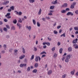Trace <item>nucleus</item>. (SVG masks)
Here are the masks:
<instances>
[{"instance_id":"7ed1b4c3","label":"nucleus","mask_w":78,"mask_h":78,"mask_svg":"<svg viewBox=\"0 0 78 78\" xmlns=\"http://www.w3.org/2000/svg\"><path fill=\"white\" fill-rule=\"evenodd\" d=\"M52 73V70H49L47 73L48 75H51V73Z\"/></svg>"},{"instance_id":"6e6d98bb","label":"nucleus","mask_w":78,"mask_h":78,"mask_svg":"<svg viewBox=\"0 0 78 78\" xmlns=\"http://www.w3.org/2000/svg\"><path fill=\"white\" fill-rule=\"evenodd\" d=\"M4 22H8V20H7L6 19H4Z\"/></svg>"},{"instance_id":"1a4fd4ad","label":"nucleus","mask_w":78,"mask_h":78,"mask_svg":"<svg viewBox=\"0 0 78 78\" xmlns=\"http://www.w3.org/2000/svg\"><path fill=\"white\" fill-rule=\"evenodd\" d=\"M10 12L11 11V10H12V11H13V10H14V6H12L10 8Z\"/></svg>"},{"instance_id":"ddd939ff","label":"nucleus","mask_w":78,"mask_h":78,"mask_svg":"<svg viewBox=\"0 0 78 78\" xmlns=\"http://www.w3.org/2000/svg\"><path fill=\"white\" fill-rule=\"evenodd\" d=\"M37 72V70L36 69H35L32 71V72H33V73H36Z\"/></svg>"},{"instance_id":"3c124183","label":"nucleus","mask_w":78,"mask_h":78,"mask_svg":"<svg viewBox=\"0 0 78 78\" xmlns=\"http://www.w3.org/2000/svg\"><path fill=\"white\" fill-rule=\"evenodd\" d=\"M58 46H59V45H61V43H60V42H58Z\"/></svg>"},{"instance_id":"5fc2aeb1","label":"nucleus","mask_w":78,"mask_h":78,"mask_svg":"<svg viewBox=\"0 0 78 78\" xmlns=\"http://www.w3.org/2000/svg\"><path fill=\"white\" fill-rule=\"evenodd\" d=\"M75 13H76V14H78V10H76L75 11Z\"/></svg>"},{"instance_id":"6e6552de","label":"nucleus","mask_w":78,"mask_h":78,"mask_svg":"<svg viewBox=\"0 0 78 78\" xmlns=\"http://www.w3.org/2000/svg\"><path fill=\"white\" fill-rule=\"evenodd\" d=\"M67 3H65L63 5H62V7H67Z\"/></svg>"},{"instance_id":"79ce46f5","label":"nucleus","mask_w":78,"mask_h":78,"mask_svg":"<svg viewBox=\"0 0 78 78\" xmlns=\"http://www.w3.org/2000/svg\"><path fill=\"white\" fill-rule=\"evenodd\" d=\"M22 12H20L19 13H18V15L19 16H21V15H22Z\"/></svg>"},{"instance_id":"f257e3e1","label":"nucleus","mask_w":78,"mask_h":78,"mask_svg":"<svg viewBox=\"0 0 78 78\" xmlns=\"http://www.w3.org/2000/svg\"><path fill=\"white\" fill-rule=\"evenodd\" d=\"M71 57H70V55L69 54L66 56L65 60L66 62H68L69 61V59H70Z\"/></svg>"},{"instance_id":"bf43d9fd","label":"nucleus","mask_w":78,"mask_h":78,"mask_svg":"<svg viewBox=\"0 0 78 78\" xmlns=\"http://www.w3.org/2000/svg\"><path fill=\"white\" fill-rule=\"evenodd\" d=\"M76 2H74L73 3V5H74V6H75V5H76Z\"/></svg>"},{"instance_id":"338daca9","label":"nucleus","mask_w":78,"mask_h":78,"mask_svg":"<svg viewBox=\"0 0 78 78\" xmlns=\"http://www.w3.org/2000/svg\"><path fill=\"white\" fill-rule=\"evenodd\" d=\"M3 8V7H1L0 8V10H2Z\"/></svg>"},{"instance_id":"4d7b16f0","label":"nucleus","mask_w":78,"mask_h":78,"mask_svg":"<svg viewBox=\"0 0 78 78\" xmlns=\"http://www.w3.org/2000/svg\"><path fill=\"white\" fill-rule=\"evenodd\" d=\"M65 33H63V34H62V35H63V37H66V35H65Z\"/></svg>"},{"instance_id":"0e129e2a","label":"nucleus","mask_w":78,"mask_h":78,"mask_svg":"<svg viewBox=\"0 0 78 78\" xmlns=\"http://www.w3.org/2000/svg\"><path fill=\"white\" fill-rule=\"evenodd\" d=\"M3 24V22L2 21H0V25Z\"/></svg>"},{"instance_id":"774afa93","label":"nucleus","mask_w":78,"mask_h":78,"mask_svg":"<svg viewBox=\"0 0 78 78\" xmlns=\"http://www.w3.org/2000/svg\"><path fill=\"white\" fill-rule=\"evenodd\" d=\"M43 57H45V55H43L42 56V58H43Z\"/></svg>"},{"instance_id":"c03bdc74","label":"nucleus","mask_w":78,"mask_h":78,"mask_svg":"<svg viewBox=\"0 0 78 78\" xmlns=\"http://www.w3.org/2000/svg\"><path fill=\"white\" fill-rule=\"evenodd\" d=\"M61 12L62 13H65V12H66V10H63L61 11Z\"/></svg>"},{"instance_id":"7c9ffc66","label":"nucleus","mask_w":78,"mask_h":78,"mask_svg":"<svg viewBox=\"0 0 78 78\" xmlns=\"http://www.w3.org/2000/svg\"><path fill=\"white\" fill-rule=\"evenodd\" d=\"M34 51H37V48H36V47H34Z\"/></svg>"},{"instance_id":"4c0bfd02","label":"nucleus","mask_w":78,"mask_h":78,"mask_svg":"<svg viewBox=\"0 0 78 78\" xmlns=\"http://www.w3.org/2000/svg\"><path fill=\"white\" fill-rule=\"evenodd\" d=\"M57 56V54L56 53H54V58H56Z\"/></svg>"},{"instance_id":"4468645a","label":"nucleus","mask_w":78,"mask_h":78,"mask_svg":"<svg viewBox=\"0 0 78 78\" xmlns=\"http://www.w3.org/2000/svg\"><path fill=\"white\" fill-rule=\"evenodd\" d=\"M17 20L16 19L14 20H13V23H14V24H16V23H17Z\"/></svg>"},{"instance_id":"f03ea898","label":"nucleus","mask_w":78,"mask_h":78,"mask_svg":"<svg viewBox=\"0 0 78 78\" xmlns=\"http://www.w3.org/2000/svg\"><path fill=\"white\" fill-rule=\"evenodd\" d=\"M25 66H27V64H21L20 65V67H25Z\"/></svg>"},{"instance_id":"412c9836","label":"nucleus","mask_w":78,"mask_h":78,"mask_svg":"<svg viewBox=\"0 0 78 78\" xmlns=\"http://www.w3.org/2000/svg\"><path fill=\"white\" fill-rule=\"evenodd\" d=\"M74 29L75 30H76L77 31H78V27H74Z\"/></svg>"},{"instance_id":"8fccbe9b","label":"nucleus","mask_w":78,"mask_h":78,"mask_svg":"<svg viewBox=\"0 0 78 78\" xmlns=\"http://www.w3.org/2000/svg\"><path fill=\"white\" fill-rule=\"evenodd\" d=\"M61 26H58L57 27V29H59V28H61Z\"/></svg>"},{"instance_id":"69168bd1","label":"nucleus","mask_w":78,"mask_h":78,"mask_svg":"<svg viewBox=\"0 0 78 78\" xmlns=\"http://www.w3.org/2000/svg\"><path fill=\"white\" fill-rule=\"evenodd\" d=\"M43 48H47V46L46 45H44L43 46Z\"/></svg>"},{"instance_id":"20e7f679","label":"nucleus","mask_w":78,"mask_h":78,"mask_svg":"<svg viewBox=\"0 0 78 78\" xmlns=\"http://www.w3.org/2000/svg\"><path fill=\"white\" fill-rule=\"evenodd\" d=\"M73 46L74 47V48H75V49H77L78 48V45L76 44H73Z\"/></svg>"},{"instance_id":"423d86ee","label":"nucleus","mask_w":78,"mask_h":78,"mask_svg":"<svg viewBox=\"0 0 78 78\" xmlns=\"http://www.w3.org/2000/svg\"><path fill=\"white\" fill-rule=\"evenodd\" d=\"M68 51H72V47H69L68 48Z\"/></svg>"},{"instance_id":"37998d69","label":"nucleus","mask_w":78,"mask_h":78,"mask_svg":"<svg viewBox=\"0 0 78 78\" xmlns=\"http://www.w3.org/2000/svg\"><path fill=\"white\" fill-rule=\"evenodd\" d=\"M66 15H67V16H70V12H68L67 13Z\"/></svg>"},{"instance_id":"13d9d810","label":"nucleus","mask_w":78,"mask_h":78,"mask_svg":"<svg viewBox=\"0 0 78 78\" xmlns=\"http://www.w3.org/2000/svg\"><path fill=\"white\" fill-rule=\"evenodd\" d=\"M48 15H49V16H52V15H53V14L52 13H49L48 14Z\"/></svg>"},{"instance_id":"6ab92c4d","label":"nucleus","mask_w":78,"mask_h":78,"mask_svg":"<svg viewBox=\"0 0 78 78\" xmlns=\"http://www.w3.org/2000/svg\"><path fill=\"white\" fill-rule=\"evenodd\" d=\"M55 6L54 5L51 6L50 7V9H53L55 8Z\"/></svg>"},{"instance_id":"b1692460","label":"nucleus","mask_w":78,"mask_h":78,"mask_svg":"<svg viewBox=\"0 0 78 78\" xmlns=\"http://www.w3.org/2000/svg\"><path fill=\"white\" fill-rule=\"evenodd\" d=\"M35 1V0H29V2L30 3H34Z\"/></svg>"},{"instance_id":"c9c22d12","label":"nucleus","mask_w":78,"mask_h":78,"mask_svg":"<svg viewBox=\"0 0 78 78\" xmlns=\"http://www.w3.org/2000/svg\"><path fill=\"white\" fill-rule=\"evenodd\" d=\"M65 58H66V56H63V57L62 58V60L64 61V59H65Z\"/></svg>"},{"instance_id":"2f4dec72","label":"nucleus","mask_w":78,"mask_h":78,"mask_svg":"<svg viewBox=\"0 0 78 78\" xmlns=\"http://www.w3.org/2000/svg\"><path fill=\"white\" fill-rule=\"evenodd\" d=\"M22 49H23V53H25V49H24V48H23Z\"/></svg>"},{"instance_id":"4be33fe9","label":"nucleus","mask_w":78,"mask_h":78,"mask_svg":"<svg viewBox=\"0 0 78 78\" xmlns=\"http://www.w3.org/2000/svg\"><path fill=\"white\" fill-rule=\"evenodd\" d=\"M3 30H4V31L5 32H7L8 31V29H7L5 27L3 28Z\"/></svg>"},{"instance_id":"de8ad7c7","label":"nucleus","mask_w":78,"mask_h":78,"mask_svg":"<svg viewBox=\"0 0 78 78\" xmlns=\"http://www.w3.org/2000/svg\"><path fill=\"white\" fill-rule=\"evenodd\" d=\"M3 47H4V48L6 50V44H4L3 45Z\"/></svg>"},{"instance_id":"a878e982","label":"nucleus","mask_w":78,"mask_h":78,"mask_svg":"<svg viewBox=\"0 0 78 78\" xmlns=\"http://www.w3.org/2000/svg\"><path fill=\"white\" fill-rule=\"evenodd\" d=\"M57 3H58V1L57 0H56L54 1V2L53 3V4H54V5L57 4Z\"/></svg>"},{"instance_id":"cd10ccee","label":"nucleus","mask_w":78,"mask_h":78,"mask_svg":"<svg viewBox=\"0 0 78 78\" xmlns=\"http://www.w3.org/2000/svg\"><path fill=\"white\" fill-rule=\"evenodd\" d=\"M19 22L20 23H22V20H21V18H19Z\"/></svg>"},{"instance_id":"052dcab7","label":"nucleus","mask_w":78,"mask_h":78,"mask_svg":"<svg viewBox=\"0 0 78 78\" xmlns=\"http://www.w3.org/2000/svg\"><path fill=\"white\" fill-rule=\"evenodd\" d=\"M70 15H71V16H73V13L72 12H70Z\"/></svg>"},{"instance_id":"09e8293b","label":"nucleus","mask_w":78,"mask_h":78,"mask_svg":"<svg viewBox=\"0 0 78 78\" xmlns=\"http://www.w3.org/2000/svg\"><path fill=\"white\" fill-rule=\"evenodd\" d=\"M46 18L47 20H49L50 19V18L49 17H46Z\"/></svg>"},{"instance_id":"a19ab883","label":"nucleus","mask_w":78,"mask_h":78,"mask_svg":"<svg viewBox=\"0 0 78 78\" xmlns=\"http://www.w3.org/2000/svg\"><path fill=\"white\" fill-rule=\"evenodd\" d=\"M54 34H58V32H57V31H56V30H54Z\"/></svg>"},{"instance_id":"e2e57ef3","label":"nucleus","mask_w":78,"mask_h":78,"mask_svg":"<svg viewBox=\"0 0 78 78\" xmlns=\"http://www.w3.org/2000/svg\"><path fill=\"white\" fill-rule=\"evenodd\" d=\"M61 32H62V29H60L59 30V33H61Z\"/></svg>"},{"instance_id":"5701e85b","label":"nucleus","mask_w":78,"mask_h":78,"mask_svg":"<svg viewBox=\"0 0 78 78\" xmlns=\"http://www.w3.org/2000/svg\"><path fill=\"white\" fill-rule=\"evenodd\" d=\"M38 63H36L35 64L34 67H38Z\"/></svg>"},{"instance_id":"ea45409f","label":"nucleus","mask_w":78,"mask_h":78,"mask_svg":"<svg viewBox=\"0 0 78 78\" xmlns=\"http://www.w3.org/2000/svg\"><path fill=\"white\" fill-rule=\"evenodd\" d=\"M33 22L34 25H36V21L34 20H33Z\"/></svg>"},{"instance_id":"c85d7f7f","label":"nucleus","mask_w":78,"mask_h":78,"mask_svg":"<svg viewBox=\"0 0 78 78\" xmlns=\"http://www.w3.org/2000/svg\"><path fill=\"white\" fill-rule=\"evenodd\" d=\"M34 55H33L31 57V58H30V60H33V59H34Z\"/></svg>"},{"instance_id":"9d476101","label":"nucleus","mask_w":78,"mask_h":78,"mask_svg":"<svg viewBox=\"0 0 78 78\" xmlns=\"http://www.w3.org/2000/svg\"><path fill=\"white\" fill-rule=\"evenodd\" d=\"M25 55H23L20 57V59H22L23 58H25Z\"/></svg>"},{"instance_id":"49530a36","label":"nucleus","mask_w":78,"mask_h":78,"mask_svg":"<svg viewBox=\"0 0 78 78\" xmlns=\"http://www.w3.org/2000/svg\"><path fill=\"white\" fill-rule=\"evenodd\" d=\"M66 11H70V9L69 8H67L66 9Z\"/></svg>"},{"instance_id":"a18cd8bd","label":"nucleus","mask_w":78,"mask_h":78,"mask_svg":"<svg viewBox=\"0 0 78 78\" xmlns=\"http://www.w3.org/2000/svg\"><path fill=\"white\" fill-rule=\"evenodd\" d=\"M46 44L48 46H50V43L49 42H47L46 43Z\"/></svg>"},{"instance_id":"f8f14e48","label":"nucleus","mask_w":78,"mask_h":78,"mask_svg":"<svg viewBox=\"0 0 78 78\" xmlns=\"http://www.w3.org/2000/svg\"><path fill=\"white\" fill-rule=\"evenodd\" d=\"M17 25L18 27H19V29H20L21 27H22V24H20L17 23Z\"/></svg>"},{"instance_id":"a211bd4d","label":"nucleus","mask_w":78,"mask_h":78,"mask_svg":"<svg viewBox=\"0 0 78 78\" xmlns=\"http://www.w3.org/2000/svg\"><path fill=\"white\" fill-rule=\"evenodd\" d=\"M16 30V28H15V27H14V26H13L12 27L11 30Z\"/></svg>"},{"instance_id":"bb28decb","label":"nucleus","mask_w":78,"mask_h":78,"mask_svg":"<svg viewBox=\"0 0 78 78\" xmlns=\"http://www.w3.org/2000/svg\"><path fill=\"white\" fill-rule=\"evenodd\" d=\"M63 50V49L62 48H61L60 49L59 51L60 53H62V51Z\"/></svg>"},{"instance_id":"e433bc0d","label":"nucleus","mask_w":78,"mask_h":78,"mask_svg":"<svg viewBox=\"0 0 78 78\" xmlns=\"http://www.w3.org/2000/svg\"><path fill=\"white\" fill-rule=\"evenodd\" d=\"M41 55H42V54H47V53L45 51H43L40 54Z\"/></svg>"},{"instance_id":"f3484780","label":"nucleus","mask_w":78,"mask_h":78,"mask_svg":"<svg viewBox=\"0 0 78 78\" xmlns=\"http://www.w3.org/2000/svg\"><path fill=\"white\" fill-rule=\"evenodd\" d=\"M38 60H39V57H38V56L36 57L35 58V61H36V62H37Z\"/></svg>"},{"instance_id":"864d4df0","label":"nucleus","mask_w":78,"mask_h":78,"mask_svg":"<svg viewBox=\"0 0 78 78\" xmlns=\"http://www.w3.org/2000/svg\"><path fill=\"white\" fill-rule=\"evenodd\" d=\"M1 53H2V54H4V53H5V51H1Z\"/></svg>"},{"instance_id":"393cba45","label":"nucleus","mask_w":78,"mask_h":78,"mask_svg":"<svg viewBox=\"0 0 78 78\" xmlns=\"http://www.w3.org/2000/svg\"><path fill=\"white\" fill-rule=\"evenodd\" d=\"M74 7H75V5H73L72 4L71 5L70 8H71V9H73Z\"/></svg>"},{"instance_id":"603ef678","label":"nucleus","mask_w":78,"mask_h":78,"mask_svg":"<svg viewBox=\"0 0 78 78\" xmlns=\"http://www.w3.org/2000/svg\"><path fill=\"white\" fill-rule=\"evenodd\" d=\"M55 50V47H53L52 48V51H54V50Z\"/></svg>"},{"instance_id":"dca6fc26","label":"nucleus","mask_w":78,"mask_h":78,"mask_svg":"<svg viewBox=\"0 0 78 78\" xmlns=\"http://www.w3.org/2000/svg\"><path fill=\"white\" fill-rule=\"evenodd\" d=\"M9 3V1H7L6 2H3V5H7V3Z\"/></svg>"},{"instance_id":"aec40b11","label":"nucleus","mask_w":78,"mask_h":78,"mask_svg":"<svg viewBox=\"0 0 78 78\" xmlns=\"http://www.w3.org/2000/svg\"><path fill=\"white\" fill-rule=\"evenodd\" d=\"M41 12H42V10L41 9H40L38 12V15H40L41 14Z\"/></svg>"},{"instance_id":"680f3d73","label":"nucleus","mask_w":78,"mask_h":78,"mask_svg":"<svg viewBox=\"0 0 78 78\" xmlns=\"http://www.w3.org/2000/svg\"><path fill=\"white\" fill-rule=\"evenodd\" d=\"M38 47H39V48H40V49H42V47L41 46V45H39L38 46Z\"/></svg>"},{"instance_id":"c756f323","label":"nucleus","mask_w":78,"mask_h":78,"mask_svg":"<svg viewBox=\"0 0 78 78\" xmlns=\"http://www.w3.org/2000/svg\"><path fill=\"white\" fill-rule=\"evenodd\" d=\"M37 27H39L41 26V25L40 24V23H39V22H37Z\"/></svg>"},{"instance_id":"58836bf2","label":"nucleus","mask_w":78,"mask_h":78,"mask_svg":"<svg viewBox=\"0 0 78 78\" xmlns=\"http://www.w3.org/2000/svg\"><path fill=\"white\" fill-rule=\"evenodd\" d=\"M6 27L7 28H8V29H9L10 28V27H9V26L8 25H6Z\"/></svg>"},{"instance_id":"473e14b6","label":"nucleus","mask_w":78,"mask_h":78,"mask_svg":"<svg viewBox=\"0 0 78 78\" xmlns=\"http://www.w3.org/2000/svg\"><path fill=\"white\" fill-rule=\"evenodd\" d=\"M66 77V74H64L63 76H62V78H65Z\"/></svg>"},{"instance_id":"39448f33","label":"nucleus","mask_w":78,"mask_h":78,"mask_svg":"<svg viewBox=\"0 0 78 78\" xmlns=\"http://www.w3.org/2000/svg\"><path fill=\"white\" fill-rule=\"evenodd\" d=\"M78 41V39L76 38L75 40H74L73 41V44H76L77 42V41Z\"/></svg>"},{"instance_id":"9b49d317","label":"nucleus","mask_w":78,"mask_h":78,"mask_svg":"<svg viewBox=\"0 0 78 78\" xmlns=\"http://www.w3.org/2000/svg\"><path fill=\"white\" fill-rule=\"evenodd\" d=\"M75 69L73 70V71H72L70 72L71 74L73 75H74V73H75Z\"/></svg>"},{"instance_id":"2eb2a0df","label":"nucleus","mask_w":78,"mask_h":78,"mask_svg":"<svg viewBox=\"0 0 78 78\" xmlns=\"http://www.w3.org/2000/svg\"><path fill=\"white\" fill-rule=\"evenodd\" d=\"M14 53L15 55L17 54V52H18V50L16 49H15V50H14Z\"/></svg>"},{"instance_id":"72a5a7b5","label":"nucleus","mask_w":78,"mask_h":78,"mask_svg":"<svg viewBox=\"0 0 78 78\" xmlns=\"http://www.w3.org/2000/svg\"><path fill=\"white\" fill-rule=\"evenodd\" d=\"M10 16V13H7L6 15L5 16V17H7V16Z\"/></svg>"},{"instance_id":"0eeeda50","label":"nucleus","mask_w":78,"mask_h":78,"mask_svg":"<svg viewBox=\"0 0 78 78\" xmlns=\"http://www.w3.org/2000/svg\"><path fill=\"white\" fill-rule=\"evenodd\" d=\"M26 28H27L28 29L29 31H30L31 29V27L30 26H27L26 27Z\"/></svg>"},{"instance_id":"f704fd0d","label":"nucleus","mask_w":78,"mask_h":78,"mask_svg":"<svg viewBox=\"0 0 78 78\" xmlns=\"http://www.w3.org/2000/svg\"><path fill=\"white\" fill-rule=\"evenodd\" d=\"M30 70H31V68H30V67H29L27 69V70L28 72H29V71H30Z\"/></svg>"}]
</instances>
